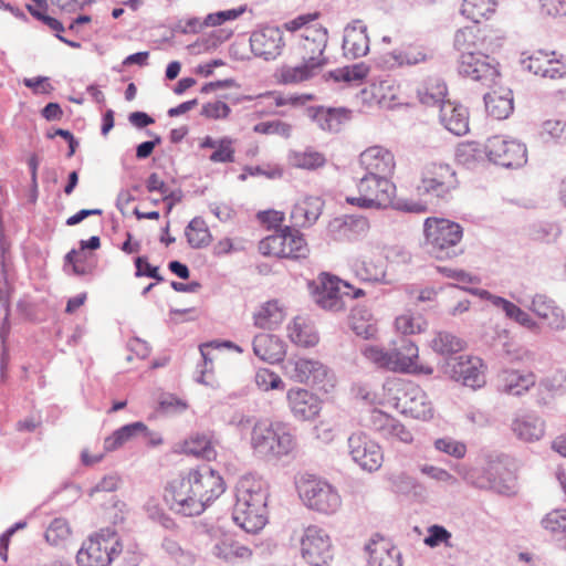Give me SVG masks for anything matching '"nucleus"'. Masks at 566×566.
<instances>
[{
	"label": "nucleus",
	"mask_w": 566,
	"mask_h": 566,
	"mask_svg": "<svg viewBox=\"0 0 566 566\" xmlns=\"http://www.w3.org/2000/svg\"><path fill=\"white\" fill-rule=\"evenodd\" d=\"M189 475L195 495L203 504V511L226 491L222 476L207 464L190 469Z\"/></svg>",
	"instance_id": "2eb2a0df"
},
{
	"label": "nucleus",
	"mask_w": 566,
	"mask_h": 566,
	"mask_svg": "<svg viewBox=\"0 0 566 566\" xmlns=\"http://www.w3.org/2000/svg\"><path fill=\"white\" fill-rule=\"evenodd\" d=\"M284 234L286 237L284 244L286 250V259L298 260L306 258L310 250L301 231L295 228L285 226Z\"/></svg>",
	"instance_id": "58836bf2"
},
{
	"label": "nucleus",
	"mask_w": 566,
	"mask_h": 566,
	"mask_svg": "<svg viewBox=\"0 0 566 566\" xmlns=\"http://www.w3.org/2000/svg\"><path fill=\"white\" fill-rule=\"evenodd\" d=\"M370 184L375 186L374 200H378L377 208H386L392 206L396 186L388 179V176L370 177L364 176L359 184L358 189L360 193H368Z\"/></svg>",
	"instance_id": "c85d7f7f"
},
{
	"label": "nucleus",
	"mask_w": 566,
	"mask_h": 566,
	"mask_svg": "<svg viewBox=\"0 0 566 566\" xmlns=\"http://www.w3.org/2000/svg\"><path fill=\"white\" fill-rule=\"evenodd\" d=\"M364 355L378 367L389 370H394L395 368V364L391 360V350H384L376 346H368L364 349Z\"/></svg>",
	"instance_id": "680f3d73"
},
{
	"label": "nucleus",
	"mask_w": 566,
	"mask_h": 566,
	"mask_svg": "<svg viewBox=\"0 0 566 566\" xmlns=\"http://www.w3.org/2000/svg\"><path fill=\"white\" fill-rule=\"evenodd\" d=\"M285 318L284 310L275 300L268 301L253 314L254 325L262 329H274Z\"/></svg>",
	"instance_id": "473e14b6"
},
{
	"label": "nucleus",
	"mask_w": 566,
	"mask_h": 566,
	"mask_svg": "<svg viewBox=\"0 0 566 566\" xmlns=\"http://www.w3.org/2000/svg\"><path fill=\"white\" fill-rule=\"evenodd\" d=\"M233 522L247 533H258L268 522V491L264 482L249 474L235 488Z\"/></svg>",
	"instance_id": "f257e3e1"
},
{
	"label": "nucleus",
	"mask_w": 566,
	"mask_h": 566,
	"mask_svg": "<svg viewBox=\"0 0 566 566\" xmlns=\"http://www.w3.org/2000/svg\"><path fill=\"white\" fill-rule=\"evenodd\" d=\"M164 500L170 510L184 516H196L203 512V504L195 495L189 472L172 479L164 492Z\"/></svg>",
	"instance_id": "423d86ee"
},
{
	"label": "nucleus",
	"mask_w": 566,
	"mask_h": 566,
	"mask_svg": "<svg viewBox=\"0 0 566 566\" xmlns=\"http://www.w3.org/2000/svg\"><path fill=\"white\" fill-rule=\"evenodd\" d=\"M314 368H312V374L308 378L307 385L312 387H316L317 389H322L324 391H328V387L334 386V377L328 370L326 366H324L321 361L314 360Z\"/></svg>",
	"instance_id": "09e8293b"
},
{
	"label": "nucleus",
	"mask_w": 566,
	"mask_h": 566,
	"mask_svg": "<svg viewBox=\"0 0 566 566\" xmlns=\"http://www.w3.org/2000/svg\"><path fill=\"white\" fill-rule=\"evenodd\" d=\"M464 347V342L449 332H439L432 339V348L442 356L439 365L447 358L457 357L455 354Z\"/></svg>",
	"instance_id": "e433bc0d"
},
{
	"label": "nucleus",
	"mask_w": 566,
	"mask_h": 566,
	"mask_svg": "<svg viewBox=\"0 0 566 566\" xmlns=\"http://www.w3.org/2000/svg\"><path fill=\"white\" fill-rule=\"evenodd\" d=\"M291 164L301 169L315 170L325 166L324 154L308 147L304 151H292L289 156Z\"/></svg>",
	"instance_id": "ea45409f"
},
{
	"label": "nucleus",
	"mask_w": 566,
	"mask_h": 566,
	"mask_svg": "<svg viewBox=\"0 0 566 566\" xmlns=\"http://www.w3.org/2000/svg\"><path fill=\"white\" fill-rule=\"evenodd\" d=\"M123 545L111 530H103L83 542L76 554L78 566H109L115 556L122 553Z\"/></svg>",
	"instance_id": "39448f33"
},
{
	"label": "nucleus",
	"mask_w": 566,
	"mask_h": 566,
	"mask_svg": "<svg viewBox=\"0 0 566 566\" xmlns=\"http://www.w3.org/2000/svg\"><path fill=\"white\" fill-rule=\"evenodd\" d=\"M533 374L522 375L518 371H505L502 378L501 390L512 396H522L534 386Z\"/></svg>",
	"instance_id": "c9c22d12"
},
{
	"label": "nucleus",
	"mask_w": 566,
	"mask_h": 566,
	"mask_svg": "<svg viewBox=\"0 0 566 566\" xmlns=\"http://www.w3.org/2000/svg\"><path fill=\"white\" fill-rule=\"evenodd\" d=\"M313 363V359L306 358L290 359L285 363L284 369L294 381L307 384L312 368H314Z\"/></svg>",
	"instance_id": "49530a36"
},
{
	"label": "nucleus",
	"mask_w": 566,
	"mask_h": 566,
	"mask_svg": "<svg viewBox=\"0 0 566 566\" xmlns=\"http://www.w3.org/2000/svg\"><path fill=\"white\" fill-rule=\"evenodd\" d=\"M486 158L505 168H518L527 161L526 146L503 136H492L485 143Z\"/></svg>",
	"instance_id": "9d476101"
},
{
	"label": "nucleus",
	"mask_w": 566,
	"mask_h": 566,
	"mask_svg": "<svg viewBox=\"0 0 566 566\" xmlns=\"http://www.w3.org/2000/svg\"><path fill=\"white\" fill-rule=\"evenodd\" d=\"M424 245L427 252L437 260H449L463 253L460 242L463 228L444 218L429 217L423 223Z\"/></svg>",
	"instance_id": "f03ea898"
},
{
	"label": "nucleus",
	"mask_w": 566,
	"mask_h": 566,
	"mask_svg": "<svg viewBox=\"0 0 566 566\" xmlns=\"http://www.w3.org/2000/svg\"><path fill=\"white\" fill-rule=\"evenodd\" d=\"M231 113L230 106L223 101L207 103L202 106L200 114L211 119L227 118Z\"/></svg>",
	"instance_id": "774afa93"
},
{
	"label": "nucleus",
	"mask_w": 566,
	"mask_h": 566,
	"mask_svg": "<svg viewBox=\"0 0 566 566\" xmlns=\"http://www.w3.org/2000/svg\"><path fill=\"white\" fill-rule=\"evenodd\" d=\"M255 384L261 390L264 391L283 387V381L280 376L268 368H260L256 371Z\"/></svg>",
	"instance_id": "13d9d810"
},
{
	"label": "nucleus",
	"mask_w": 566,
	"mask_h": 566,
	"mask_svg": "<svg viewBox=\"0 0 566 566\" xmlns=\"http://www.w3.org/2000/svg\"><path fill=\"white\" fill-rule=\"evenodd\" d=\"M306 116L324 132L336 134L342 126L353 117V111L347 107L310 106Z\"/></svg>",
	"instance_id": "a211bd4d"
},
{
	"label": "nucleus",
	"mask_w": 566,
	"mask_h": 566,
	"mask_svg": "<svg viewBox=\"0 0 566 566\" xmlns=\"http://www.w3.org/2000/svg\"><path fill=\"white\" fill-rule=\"evenodd\" d=\"M287 401L294 417L298 420H312L321 410L319 399L306 389H290Z\"/></svg>",
	"instance_id": "412c9836"
},
{
	"label": "nucleus",
	"mask_w": 566,
	"mask_h": 566,
	"mask_svg": "<svg viewBox=\"0 0 566 566\" xmlns=\"http://www.w3.org/2000/svg\"><path fill=\"white\" fill-rule=\"evenodd\" d=\"M499 63L492 56L485 53H467L460 55L459 74L470 77L473 81L481 82L485 86H490L500 75Z\"/></svg>",
	"instance_id": "4468645a"
},
{
	"label": "nucleus",
	"mask_w": 566,
	"mask_h": 566,
	"mask_svg": "<svg viewBox=\"0 0 566 566\" xmlns=\"http://www.w3.org/2000/svg\"><path fill=\"white\" fill-rule=\"evenodd\" d=\"M290 338L293 343L303 347H312L318 343L316 333H313L307 326L302 327L296 322H294L293 328L290 331Z\"/></svg>",
	"instance_id": "5fc2aeb1"
},
{
	"label": "nucleus",
	"mask_w": 566,
	"mask_h": 566,
	"mask_svg": "<svg viewBox=\"0 0 566 566\" xmlns=\"http://www.w3.org/2000/svg\"><path fill=\"white\" fill-rule=\"evenodd\" d=\"M301 554L311 566H328L333 558L328 535L317 526H308L301 538Z\"/></svg>",
	"instance_id": "ddd939ff"
},
{
	"label": "nucleus",
	"mask_w": 566,
	"mask_h": 566,
	"mask_svg": "<svg viewBox=\"0 0 566 566\" xmlns=\"http://www.w3.org/2000/svg\"><path fill=\"white\" fill-rule=\"evenodd\" d=\"M542 69H558V73L553 75L552 73H543V77L545 78H562L566 76V57L563 54L557 55L556 52H546L543 51V56L541 57Z\"/></svg>",
	"instance_id": "de8ad7c7"
},
{
	"label": "nucleus",
	"mask_w": 566,
	"mask_h": 566,
	"mask_svg": "<svg viewBox=\"0 0 566 566\" xmlns=\"http://www.w3.org/2000/svg\"><path fill=\"white\" fill-rule=\"evenodd\" d=\"M348 323L353 332L364 339H369L376 334L377 329L371 322V314L365 307H352Z\"/></svg>",
	"instance_id": "f704fd0d"
},
{
	"label": "nucleus",
	"mask_w": 566,
	"mask_h": 566,
	"mask_svg": "<svg viewBox=\"0 0 566 566\" xmlns=\"http://www.w3.org/2000/svg\"><path fill=\"white\" fill-rule=\"evenodd\" d=\"M495 11V2L492 0H464L461 6V13L474 23L482 18H488Z\"/></svg>",
	"instance_id": "79ce46f5"
},
{
	"label": "nucleus",
	"mask_w": 566,
	"mask_h": 566,
	"mask_svg": "<svg viewBox=\"0 0 566 566\" xmlns=\"http://www.w3.org/2000/svg\"><path fill=\"white\" fill-rule=\"evenodd\" d=\"M440 122L450 133L465 135L469 132V111L461 104L443 102L440 105Z\"/></svg>",
	"instance_id": "b1692460"
},
{
	"label": "nucleus",
	"mask_w": 566,
	"mask_h": 566,
	"mask_svg": "<svg viewBox=\"0 0 566 566\" xmlns=\"http://www.w3.org/2000/svg\"><path fill=\"white\" fill-rule=\"evenodd\" d=\"M232 139L230 137L220 138V143L216 150L209 156L212 163H233L234 161V148L232 147Z\"/></svg>",
	"instance_id": "bf43d9fd"
},
{
	"label": "nucleus",
	"mask_w": 566,
	"mask_h": 566,
	"mask_svg": "<svg viewBox=\"0 0 566 566\" xmlns=\"http://www.w3.org/2000/svg\"><path fill=\"white\" fill-rule=\"evenodd\" d=\"M418 358L417 345L408 338H401L399 347L391 349L394 371H409Z\"/></svg>",
	"instance_id": "72a5a7b5"
},
{
	"label": "nucleus",
	"mask_w": 566,
	"mask_h": 566,
	"mask_svg": "<svg viewBox=\"0 0 566 566\" xmlns=\"http://www.w3.org/2000/svg\"><path fill=\"white\" fill-rule=\"evenodd\" d=\"M434 447L438 451L447 453L455 459H462L467 453V446L450 437L437 439L434 441Z\"/></svg>",
	"instance_id": "6e6d98bb"
},
{
	"label": "nucleus",
	"mask_w": 566,
	"mask_h": 566,
	"mask_svg": "<svg viewBox=\"0 0 566 566\" xmlns=\"http://www.w3.org/2000/svg\"><path fill=\"white\" fill-rule=\"evenodd\" d=\"M364 355L378 367L389 370H394L395 368V364L391 360V350H384L376 346H368L364 349Z\"/></svg>",
	"instance_id": "052dcab7"
},
{
	"label": "nucleus",
	"mask_w": 566,
	"mask_h": 566,
	"mask_svg": "<svg viewBox=\"0 0 566 566\" xmlns=\"http://www.w3.org/2000/svg\"><path fill=\"white\" fill-rule=\"evenodd\" d=\"M359 161L370 177L390 176L395 168L394 155L379 146L363 151Z\"/></svg>",
	"instance_id": "aec40b11"
},
{
	"label": "nucleus",
	"mask_w": 566,
	"mask_h": 566,
	"mask_svg": "<svg viewBox=\"0 0 566 566\" xmlns=\"http://www.w3.org/2000/svg\"><path fill=\"white\" fill-rule=\"evenodd\" d=\"M297 490L304 504L319 513L332 514L340 506L342 500L337 490L326 481L304 480L297 485Z\"/></svg>",
	"instance_id": "0eeeda50"
},
{
	"label": "nucleus",
	"mask_w": 566,
	"mask_h": 566,
	"mask_svg": "<svg viewBox=\"0 0 566 566\" xmlns=\"http://www.w3.org/2000/svg\"><path fill=\"white\" fill-rule=\"evenodd\" d=\"M251 444L260 458L272 460L289 454L295 441L284 423L259 421L252 429Z\"/></svg>",
	"instance_id": "20e7f679"
},
{
	"label": "nucleus",
	"mask_w": 566,
	"mask_h": 566,
	"mask_svg": "<svg viewBox=\"0 0 566 566\" xmlns=\"http://www.w3.org/2000/svg\"><path fill=\"white\" fill-rule=\"evenodd\" d=\"M185 452L196 457H201L206 460H211L216 457L211 437L207 433H196L195 436H191L185 443Z\"/></svg>",
	"instance_id": "a19ab883"
},
{
	"label": "nucleus",
	"mask_w": 566,
	"mask_h": 566,
	"mask_svg": "<svg viewBox=\"0 0 566 566\" xmlns=\"http://www.w3.org/2000/svg\"><path fill=\"white\" fill-rule=\"evenodd\" d=\"M139 437H143L150 447H157L163 443V438L159 433L150 431L142 421H135L122 426L111 436L106 437L104 440V451L113 452L123 447L126 442L133 441Z\"/></svg>",
	"instance_id": "dca6fc26"
},
{
	"label": "nucleus",
	"mask_w": 566,
	"mask_h": 566,
	"mask_svg": "<svg viewBox=\"0 0 566 566\" xmlns=\"http://www.w3.org/2000/svg\"><path fill=\"white\" fill-rule=\"evenodd\" d=\"M356 275L364 282L386 283V272L373 262H361L357 265Z\"/></svg>",
	"instance_id": "864d4df0"
},
{
	"label": "nucleus",
	"mask_w": 566,
	"mask_h": 566,
	"mask_svg": "<svg viewBox=\"0 0 566 566\" xmlns=\"http://www.w3.org/2000/svg\"><path fill=\"white\" fill-rule=\"evenodd\" d=\"M543 56V50L535 51L527 57L521 60L522 69L543 77V73H552L553 75L558 73V69H542L541 57Z\"/></svg>",
	"instance_id": "e2e57ef3"
},
{
	"label": "nucleus",
	"mask_w": 566,
	"mask_h": 566,
	"mask_svg": "<svg viewBox=\"0 0 566 566\" xmlns=\"http://www.w3.org/2000/svg\"><path fill=\"white\" fill-rule=\"evenodd\" d=\"M369 229V221L366 217L360 214H344L334 218L328 223V231L339 238L356 237L367 232Z\"/></svg>",
	"instance_id": "cd10ccee"
},
{
	"label": "nucleus",
	"mask_w": 566,
	"mask_h": 566,
	"mask_svg": "<svg viewBox=\"0 0 566 566\" xmlns=\"http://www.w3.org/2000/svg\"><path fill=\"white\" fill-rule=\"evenodd\" d=\"M185 235L192 249H202L210 244L212 235L201 217H195L186 227Z\"/></svg>",
	"instance_id": "4c0bfd02"
},
{
	"label": "nucleus",
	"mask_w": 566,
	"mask_h": 566,
	"mask_svg": "<svg viewBox=\"0 0 566 566\" xmlns=\"http://www.w3.org/2000/svg\"><path fill=\"white\" fill-rule=\"evenodd\" d=\"M458 473L476 489L506 496L515 494V475L500 457L489 458L485 467L481 469L459 467Z\"/></svg>",
	"instance_id": "7ed1b4c3"
},
{
	"label": "nucleus",
	"mask_w": 566,
	"mask_h": 566,
	"mask_svg": "<svg viewBox=\"0 0 566 566\" xmlns=\"http://www.w3.org/2000/svg\"><path fill=\"white\" fill-rule=\"evenodd\" d=\"M70 526L65 518H54L45 531V539L52 545H59L70 535Z\"/></svg>",
	"instance_id": "3c124183"
},
{
	"label": "nucleus",
	"mask_w": 566,
	"mask_h": 566,
	"mask_svg": "<svg viewBox=\"0 0 566 566\" xmlns=\"http://www.w3.org/2000/svg\"><path fill=\"white\" fill-rule=\"evenodd\" d=\"M347 444L352 460L363 470L374 472L381 467L384 460L381 448L367 433L363 431L352 433Z\"/></svg>",
	"instance_id": "9b49d317"
},
{
	"label": "nucleus",
	"mask_w": 566,
	"mask_h": 566,
	"mask_svg": "<svg viewBox=\"0 0 566 566\" xmlns=\"http://www.w3.org/2000/svg\"><path fill=\"white\" fill-rule=\"evenodd\" d=\"M374 417L379 421H384V424H381L380 428L385 430L386 434L396 437L400 441L406 443L412 441V433L397 419L390 417L389 415L382 411L376 412Z\"/></svg>",
	"instance_id": "a18cd8bd"
},
{
	"label": "nucleus",
	"mask_w": 566,
	"mask_h": 566,
	"mask_svg": "<svg viewBox=\"0 0 566 566\" xmlns=\"http://www.w3.org/2000/svg\"><path fill=\"white\" fill-rule=\"evenodd\" d=\"M211 554L228 564H237L249 559L252 551L237 542L231 535L224 534L213 544Z\"/></svg>",
	"instance_id": "a878e982"
},
{
	"label": "nucleus",
	"mask_w": 566,
	"mask_h": 566,
	"mask_svg": "<svg viewBox=\"0 0 566 566\" xmlns=\"http://www.w3.org/2000/svg\"><path fill=\"white\" fill-rule=\"evenodd\" d=\"M480 366L481 361L478 358L459 356L447 358L440 364V370L446 377L461 382L465 387L476 389L485 384Z\"/></svg>",
	"instance_id": "f8f14e48"
},
{
	"label": "nucleus",
	"mask_w": 566,
	"mask_h": 566,
	"mask_svg": "<svg viewBox=\"0 0 566 566\" xmlns=\"http://www.w3.org/2000/svg\"><path fill=\"white\" fill-rule=\"evenodd\" d=\"M511 427L516 437L526 442L537 441L544 436V421L535 413L517 416Z\"/></svg>",
	"instance_id": "7c9ffc66"
},
{
	"label": "nucleus",
	"mask_w": 566,
	"mask_h": 566,
	"mask_svg": "<svg viewBox=\"0 0 566 566\" xmlns=\"http://www.w3.org/2000/svg\"><path fill=\"white\" fill-rule=\"evenodd\" d=\"M134 264L136 268V277H150L154 279L157 283H161L165 281L164 276L159 273V268L156 265H151L148 262V258L146 255L136 256L134 260Z\"/></svg>",
	"instance_id": "4d7b16f0"
},
{
	"label": "nucleus",
	"mask_w": 566,
	"mask_h": 566,
	"mask_svg": "<svg viewBox=\"0 0 566 566\" xmlns=\"http://www.w3.org/2000/svg\"><path fill=\"white\" fill-rule=\"evenodd\" d=\"M486 157L485 144L481 145L475 142L461 144L455 151L458 163L472 167L475 163L483 160Z\"/></svg>",
	"instance_id": "37998d69"
},
{
	"label": "nucleus",
	"mask_w": 566,
	"mask_h": 566,
	"mask_svg": "<svg viewBox=\"0 0 566 566\" xmlns=\"http://www.w3.org/2000/svg\"><path fill=\"white\" fill-rule=\"evenodd\" d=\"M312 291L314 300L318 306L332 312H342L347 307L345 295H349L352 285L338 279L335 275L323 272L318 275L317 283H313Z\"/></svg>",
	"instance_id": "1a4fd4ad"
},
{
	"label": "nucleus",
	"mask_w": 566,
	"mask_h": 566,
	"mask_svg": "<svg viewBox=\"0 0 566 566\" xmlns=\"http://www.w3.org/2000/svg\"><path fill=\"white\" fill-rule=\"evenodd\" d=\"M284 45L283 32L279 27L265 25L250 36L252 53L265 61L275 60L281 55Z\"/></svg>",
	"instance_id": "f3484780"
},
{
	"label": "nucleus",
	"mask_w": 566,
	"mask_h": 566,
	"mask_svg": "<svg viewBox=\"0 0 566 566\" xmlns=\"http://www.w3.org/2000/svg\"><path fill=\"white\" fill-rule=\"evenodd\" d=\"M253 130L264 135H277L284 138H289L292 133V125L282 122L280 119L260 122L254 125Z\"/></svg>",
	"instance_id": "603ef678"
},
{
	"label": "nucleus",
	"mask_w": 566,
	"mask_h": 566,
	"mask_svg": "<svg viewBox=\"0 0 566 566\" xmlns=\"http://www.w3.org/2000/svg\"><path fill=\"white\" fill-rule=\"evenodd\" d=\"M458 185L455 171L443 163H429L421 171V180L417 190L421 195H430L446 199Z\"/></svg>",
	"instance_id": "6e6552de"
},
{
	"label": "nucleus",
	"mask_w": 566,
	"mask_h": 566,
	"mask_svg": "<svg viewBox=\"0 0 566 566\" xmlns=\"http://www.w3.org/2000/svg\"><path fill=\"white\" fill-rule=\"evenodd\" d=\"M342 46L346 57L357 59L366 55L369 51L367 27L363 24L359 28L348 25L345 29Z\"/></svg>",
	"instance_id": "c756f323"
},
{
	"label": "nucleus",
	"mask_w": 566,
	"mask_h": 566,
	"mask_svg": "<svg viewBox=\"0 0 566 566\" xmlns=\"http://www.w3.org/2000/svg\"><path fill=\"white\" fill-rule=\"evenodd\" d=\"M365 549L368 552V566H402L401 553L380 535L373 537Z\"/></svg>",
	"instance_id": "6ab92c4d"
},
{
	"label": "nucleus",
	"mask_w": 566,
	"mask_h": 566,
	"mask_svg": "<svg viewBox=\"0 0 566 566\" xmlns=\"http://www.w3.org/2000/svg\"><path fill=\"white\" fill-rule=\"evenodd\" d=\"M328 40L327 29L321 24H311L301 33L300 49L302 55L314 56L316 61L327 60L323 56Z\"/></svg>",
	"instance_id": "5701e85b"
},
{
	"label": "nucleus",
	"mask_w": 566,
	"mask_h": 566,
	"mask_svg": "<svg viewBox=\"0 0 566 566\" xmlns=\"http://www.w3.org/2000/svg\"><path fill=\"white\" fill-rule=\"evenodd\" d=\"M502 45L501 39H495L491 35L485 34V31L482 30V34L479 40H475L473 45H468V53H485V52H494L496 48Z\"/></svg>",
	"instance_id": "69168bd1"
},
{
	"label": "nucleus",
	"mask_w": 566,
	"mask_h": 566,
	"mask_svg": "<svg viewBox=\"0 0 566 566\" xmlns=\"http://www.w3.org/2000/svg\"><path fill=\"white\" fill-rule=\"evenodd\" d=\"M483 99L488 115L499 120L507 118L514 109L513 93L511 90L486 93Z\"/></svg>",
	"instance_id": "2f4dec72"
},
{
	"label": "nucleus",
	"mask_w": 566,
	"mask_h": 566,
	"mask_svg": "<svg viewBox=\"0 0 566 566\" xmlns=\"http://www.w3.org/2000/svg\"><path fill=\"white\" fill-rule=\"evenodd\" d=\"M481 34L482 30L474 27H467L458 30L453 41L454 49L460 53V55L467 54V51L469 50L468 45H473L475 40L480 39Z\"/></svg>",
	"instance_id": "8fccbe9b"
},
{
	"label": "nucleus",
	"mask_w": 566,
	"mask_h": 566,
	"mask_svg": "<svg viewBox=\"0 0 566 566\" xmlns=\"http://www.w3.org/2000/svg\"><path fill=\"white\" fill-rule=\"evenodd\" d=\"M543 526L552 532L566 534V510H555L542 521Z\"/></svg>",
	"instance_id": "338daca9"
},
{
	"label": "nucleus",
	"mask_w": 566,
	"mask_h": 566,
	"mask_svg": "<svg viewBox=\"0 0 566 566\" xmlns=\"http://www.w3.org/2000/svg\"><path fill=\"white\" fill-rule=\"evenodd\" d=\"M284 227L280 228L275 233L268 235L260 241L259 250L263 255H273L286 259Z\"/></svg>",
	"instance_id": "c03bdc74"
},
{
	"label": "nucleus",
	"mask_w": 566,
	"mask_h": 566,
	"mask_svg": "<svg viewBox=\"0 0 566 566\" xmlns=\"http://www.w3.org/2000/svg\"><path fill=\"white\" fill-rule=\"evenodd\" d=\"M324 65L325 61H316L314 56L302 55V64L296 66L284 65L281 67L280 82L283 84H296L307 81Z\"/></svg>",
	"instance_id": "bb28decb"
},
{
	"label": "nucleus",
	"mask_w": 566,
	"mask_h": 566,
	"mask_svg": "<svg viewBox=\"0 0 566 566\" xmlns=\"http://www.w3.org/2000/svg\"><path fill=\"white\" fill-rule=\"evenodd\" d=\"M283 339L273 334H258L252 342V349L256 357L270 364L283 361L286 354Z\"/></svg>",
	"instance_id": "4be33fe9"
},
{
	"label": "nucleus",
	"mask_w": 566,
	"mask_h": 566,
	"mask_svg": "<svg viewBox=\"0 0 566 566\" xmlns=\"http://www.w3.org/2000/svg\"><path fill=\"white\" fill-rule=\"evenodd\" d=\"M248 176H265L269 179H280L283 176V169L280 166L269 169H264L261 166H245L243 172L238 176V179L245 181Z\"/></svg>",
	"instance_id": "0e129e2a"
},
{
	"label": "nucleus",
	"mask_w": 566,
	"mask_h": 566,
	"mask_svg": "<svg viewBox=\"0 0 566 566\" xmlns=\"http://www.w3.org/2000/svg\"><path fill=\"white\" fill-rule=\"evenodd\" d=\"M531 310L542 319L547 322V326L556 332L566 328V316L564 310L545 295L536 294L532 301Z\"/></svg>",
	"instance_id": "393cba45"
}]
</instances>
